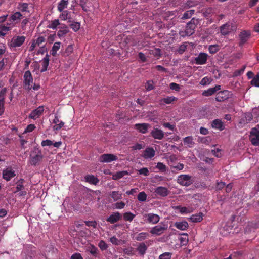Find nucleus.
<instances>
[{
    "label": "nucleus",
    "instance_id": "obj_1",
    "mask_svg": "<svg viewBox=\"0 0 259 259\" xmlns=\"http://www.w3.org/2000/svg\"><path fill=\"white\" fill-rule=\"evenodd\" d=\"M198 19L193 18L187 24L186 29L184 31H181L180 32V35L182 37H185L186 36H191L195 33V29L198 24Z\"/></svg>",
    "mask_w": 259,
    "mask_h": 259
},
{
    "label": "nucleus",
    "instance_id": "obj_2",
    "mask_svg": "<svg viewBox=\"0 0 259 259\" xmlns=\"http://www.w3.org/2000/svg\"><path fill=\"white\" fill-rule=\"evenodd\" d=\"M177 181L181 185L186 187L189 186L194 182L191 176L185 174L179 176Z\"/></svg>",
    "mask_w": 259,
    "mask_h": 259
},
{
    "label": "nucleus",
    "instance_id": "obj_3",
    "mask_svg": "<svg viewBox=\"0 0 259 259\" xmlns=\"http://www.w3.org/2000/svg\"><path fill=\"white\" fill-rule=\"evenodd\" d=\"M33 81V77L30 71H26L24 75V85L28 91L31 90Z\"/></svg>",
    "mask_w": 259,
    "mask_h": 259
},
{
    "label": "nucleus",
    "instance_id": "obj_4",
    "mask_svg": "<svg viewBox=\"0 0 259 259\" xmlns=\"http://www.w3.org/2000/svg\"><path fill=\"white\" fill-rule=\"evenodd\" d=\"M250 140L252 145H259V129L256 127L252 128L250 133Z\"/></svg>",
    "mask_w": 259,
    "mask_h": 259
},
{
    "label": "nucleus",
    "instance_id": "obj_5",
    "mask_svg": "<svg viewBox=\"0 0 259 259\" xmlns=\"http://www.w3.org/2000/svg\"><path fill=\"white\" fill-rule=\"evenodd\" d=\"M25 39L26 37L24 36H14L11 39L10 46L13 48L19 47L24 44Z\"/></svg>",
    "mask_w": 259,
    "mask_h": 259
},
{
    "label": "nucleus",
    "instance_id": "obj_6",
    "mask_svg": "<svg viewBox=\"0 0 259 259\" xmlns=\"http://www.w3.org/2000/svg\"><path fill=\"white\" fill-rule=\"evenodd\" d=\"M167 229V226L166 225H156L151 229L150 233L154 235L160 236Z\"/></svg>",
    "mask_w": 259,
    "mask_h": 259
},
{
    "label": "nucleus",
    "instance_id": "obj_7",
    "mask_svg": "<svg viewBox=\"0 0 259 259\" xmlns=\"http://www.w3.org/2000/svg\"><path fill=\"white\" fill-rule=\"evenodd\" d=\"M144 217L145 221L149 224H155L160 220V217L158 214L152 213L145 214Z\"/></svg>",
    "mask_w": 259,
    "mask_h": 259
},
{
    "label": "nucleus",
    "instance_id": "obj_8",
    "mask_svg": "<svg viewBox=\"0 0 259 259\" xmlns=\"http://www.w3.org/2000/svg\"><path fill=\"white\" fill-rule=\"evenodd\" d=\"M117 159V157L113 154H104L100 156L99 161L102 163H110Z\"/></svg>",
    "mask_w": 259,
    "mask_h": 259
},
{
    "label": "nucleus",
    "instance_id": "obj_9",
    "mask_svg": "<svg viewBox=\"0 0 259 259\" xmlns=\"http://www.w3.org/2000/svg\"><path fill=\"white\" fill-rule=\"evenodd\" d=\"M208 55L203 52L199 54L197 57L194 59V63L197 65L205 64L208 60Z\"/></svg>",
    "mask_w": 259,
    "mask_h": 259
},
{
    "label": "nucleus",
    "instance_id": "obj_10",
    "mask_svg": "<svg viewBox=\"0 0 259 259\" xmlns=\"http://www.w3.org/2000/svg\"><path fill=\"white\" fill-rule=\"evenodd\" d=\"M23 15L24 14L18 11L14 13L10 16L9 20L14 24L13 26L20 22L23 18Z\"/></svg>",
    "mask_w": 259,
    "mask_h": 259
},
{
    "label": "nucleus",
    "instance_id": "obj_11",
    "mask_svg": "<svg viewBox=\"0 0 259 259\" xmlns=\"http://www.w3.org/2000/svg\"><path fill=\"white\" fill-rule=\"evenodd\" d=\"M7 91V88H4L0 91V116L2 115L5 111V99Z\"/></svg>",
    "mask_w": 259,
    "mask_h": 259
},
{
    "label": "nucleus",
    "instance_id": "obj_12",
    "mask_svg": "<svg viewBox=\"0 0 259 259\" xmlns=\"http://www.w3.org/2000/svg\"><path fill=\"white\" fill-rule=\"evenodd\" d=\"M44 111V106H40L36 109L31 111L29 115V118L33 119H36L43 114Z\"/></svg>",
    "mask_w": 259,
    "mask_h": 259
},
{
    "label": "nucleus",
    "instance_id": "obj_13",
    "mask_svg": "<svg viewBox=\"0 0 259 259\" xmlns=\"http://www.w3.org/2000/svg\"><path fill=\"white\" fill-rule=\"evenodd\" d=\"M43 155L40 150H38L35 155H31L30 164L32 165L36 166L43 159Z\"/></svg>",
    "mask_w": 259,
    "mask_h": 259
},
{
    "label": "nucleus",
    "instance_id": "obj_14",
    "mask_svg": "<svg viewBox=\"0 0 259 259\" xmlns=\"http://www.w3.org/2000/svg\"><path fill=\"white\" fill-rule=\"evenodd\" d=\"M235 29L234 26H233L232 24L227 23L223 25L220 28V32L223 35H226L229 34L231 31H233Z\"/></svg>",
    "mask_w": 259,
    "mask_h": 259
},
{
    "label": "nucleus",
    "instance_id": "obj_15",
    "mask_svg": "<svg viewBox=\"0 0 259 259\" xmlns=\"http://www.w3.org/2000/svg\"><path fill=\"white\" fill-rule=\"evenodd\" d=\"M16 176L15 172L11 168H7L3 172V178L6 181L10 180Z\"/></svg>",
    "mask_w": 259,
    "mask_h": 259
},
{
    "label": "nucleus",
    "instance_id": "obj_16",
    "mask_svg": "<svg viewBox=\"0 0 259 259\" xmlns=\"http://www.w3.org/2000/svg\"><path fill=\"white\" fill-rule=\"evenodd\" d=\"M122 218L121 214L119 212H113L107 219L106 221L111 224H114Z\"/></svg>",
    "mask_w": 259,
    "mask_h": 259
},
{
    "label": "nucleus",
    "instance_id": "obj_17",
    "mask_svg": "<svg viewBox=\"0 0 259 259\" xmlns=\"http://www.w3.org/2000/svg\"><path fill=\"white\" fill-rule=\"evenodd\" d=\"M151 136L155 139L162 140L164 136V132L158 128H154L150 133Z\"/></svg>",
    "mask_w": 259,
    "mask_h": 259
},
{
    "label": "nucleus",
    "instance_id": "obj_18",
    "mask_svg": "<svg viewBox=\"0 0 259 259\" xmlns=\"http://www.w3.org/2000/svg\"><path fill=\"white\" fill-rule=\"evenodd\" d=\"M59 28V30L57 32V35L59 38L65 36L69 31L68 26L64 24H61Z\"/></svg>",
    "mask_w": 259,
    "mask_h": 259
},
{
    "label": "nucleus",
    "instance_id": "obj_19",
    "mask_svg": "<svg viewBox=\"0 0 259 259\" xmlns=\"http://www.w3.org/2000/svg\"><path fill=\"white\" fill-rule=\"evenodd\" d=\"M229 92L227 90L220 91L217 93L215 97V100L218 102H222L229 98Z\"/></svg>",
    "mask_w": 259,
    "mask_h": 259
},
{
    "label": "nucleus",
    "instance_id": "obj_20",
    "mask_svg": "<svg viewBox=\"0 0 259 259\" xmlns=\"http://www.w3.org/2000/svg\"><path fill=\"white\" fill-rule=\"evenodd\" d=\"M155 193L161 197H166L169 194V191L166 187L159 186L155 190Z\"/></svg>",
    "mask_w": 259,
    "mask_h": 259
},
{
    "label": "nucleus",
    "instance_id": "obj_21",
    "mask_svg": "<svg viewBox=\"0 0 259 259\" xmlns=\"http://www.w3.org/2000/svg\"><path fill=\"white\" fill-rule=\"evenodd\" d=\"M149 126L150 125L146 123H137L135 125V128L142 134L146 133Z\"/></svg>",
    "mask_w": 259,
    "mask_h": 259
},
{
    "label": "nucleus",
    "instance_id": "obj_22",
    "mask_svg": "<svg viewBox=\"0 0 259 259\" xmlns=\"http://www.w3.org/2000/svg\"><path fill=\"white\" fill-rule=\"evenodd\" d=\"M155 151L152 147H148L144 151L143 157L145 159L152 158L155 156Z\"/></svg>",
    "mask_w": 259,
    "mask_h": 259
},
{
    "label": "nucleus",
    "instance_id": "obj_23",
    "mask_svg": "<svg viewBox=\"0 0 259 259\" xmlns=\"http://www.w3.org/2000/svg\"><path fill=\"white\" fill-rule=\"evenodd\" d=\"M211 126L213 128L218 129L220 131H222L225 128L222 120L219 119L214 120L211 123Z\"/></svg>",
    "mask_w": 259,
    "mask_h": 259
},
{
    "label": "nucleus",
    "instance_id": "obj_24",
    "mask_svg": "<svg viewBox=\"0 0 259 259\" xmlns=\"http://www.w3.org/2000/svg\"><path fill=\"white\" fill-rule=\"evenodd\" d=\"M174 226L177 229L182 231L186 230L189 227L188 222L185 221L177 222L175 223Z\"/></svg>",
    "mask_w": 259,
    "mask_h": 259
},
{
    "label": "nucleus",
    "instance_id": "obj_25",
    "mask_svg": "<svg viewBox=\"0 0 259 259\" xmlns=\"http://www.w3.org/2000/svg\"><path fill=\"white\" fill-rule=\"evenodd\" d=\"M249 34H248L247 32L245 31H243L240 33L239 34V46H243V45L247 41L249 37Z\"/></svg>",
    "mask_w": 259,
    "mask_h": 259
},
{
    "label": "nucleus",
    "instance_id": "obj_26",
    "mask_svg": "<svg viewBox=\"0 0 259 259\" xmlns=\"http://www.w3.org/2000/svg\"><path fill=\"white\" fill-rule=\"evenodd\" d=\"M11 23H7V25H0V36H5L6 35V32L11 30L13 26H10Z\"/></svg>",
    "mask_w": 259,
    "mask_h": 259
},
{
    "label": "nucleus",
    "instance_id": "obj_27",
    "mask_svg": "<svg viewBox=\"0 0 259 259\" xmlns=\"http://www.w3.org/2000/svg\"><path fill=\"white\" fill-rule=\"evenodd\" d=\"M85 180L87 182L91 184L96 185L99 182V179L92 175H88L84 177Z\"/></svg>",
    "mask_w": 259,
    "mask_h": 259
},
{
    "label": "nucleus",
    "instance_id": "obj_28",
    "mask_svg": "<svg viewBox=\"0 0 259 259\" xmlns=\"http://www.w3.org/2000/svg\"><path fill=\"white\" fill-rule=\"evenodd\" d=\"M181 237L179 238L181 246H186L189 242L188 235L187 233H182Z\"/></svg>",
    "mask_w": 259,
    "mask_h": 259
},
{
    "label": "nucleus",
    "instance_id": "obj_29",
    "mask_svg": "<svg viewBox=\"0 0 259 259\" xmlns=\"http://www.w3.org/2000/svg\"><path fill=\"white\" fill-rule=\"evenodd\" d=\"M220 89V85H216L214 88H211L203 92V95L210 96L214 94L217 91Z\"/></svg>",
    "mask_w": 259,
    "mask_h": 259
},
{
    "label": "nucleus",
    "instance_id": "obj_30",
    "mask_svg": "<svg viewBox=\"0 0 259 259\" xmlns=\"http://www.w3.org/2000/svg\"><path fill=\"white\" fill-rule=\"evenodd\" d=\"M183 142L185 145L189 148H192L194 146L195 142L192 136H188L183 139Z\"/></svg>",
    "mask_w": 259,
    "mask_h": 259
},
{
    "label": "nucleus",
    "instance_id": "obj_31",
    "mask_svg": "<svg viewBox=\"0 0 259 259\" xmlns=\"http://www.w3.org/2000/svg\"><path fill=\"white\" fill-rule=\"evenodd\" d=\"M61 12L62 13L59 16V18L61 19V20H67L68 22H71L72 17L70 16V12L67 10H64Z\"/></svg>",
    "mask_w": 259,
    "mask_h": 259
},
{
    "label": "nucleus",
    "instance_id": "obj_32",
    "mask_svg": "<svg viewBox=\"0 0 259 259\" xmlns=\"http://www.w3.org/2000/svg\"><path fill=\"white\" fill-rule=\"evenodd\" d=\"M177 100V98L174 96H167L164 98L160 100V103L161 105H164L165 104H169L171 103L172 102Z\"/></svg>",
    "mask_w": 259,
    "mask_h": 259
},
{
    "label": "nucleus",
    "instance_id": "obj_33",
    "mask_svg": "<svg viewBox=\"0 0 259 259\" xmlns=\"http://www.w3.org/2000/svg\"><path fill=\"white\" fill-rule=\"evenodd\" d=\"M49 63V56L46 54L45 57L42 60V68L40 70L41 72H44L47 70Z\"/></svg>",
    "mask_w": 259,
    "mask_h": 259
},
{
    "label": "nucleus",
    "instance_id": "obj_34",
    "mask_svg": "<svg viewBox=\"0 0 259 259\" xmlns=\"http://www.w3.org/2000/svg\"><path fill=\"white\" fill-rule=\"evenodd\" d=\"M250 228H252L253 229H257L259 228V215L255 221H253L248 224L247 227L246 228L245 231L247 232V229Z\"/></svg>",
    "mask_w": 259,
    "mask_h": 259
},
{
    "label": "nucleus",
    "instance_id": "obj_35",
    "mask_svg": "<svg viewBox=\"0 0 259 259\" xmlns=\"http://www.w3.org/2000/svg\"><path fill=\"white\" fill-rule=\"evenodd\" d=\"M18 9L21 13L23 14L24 12H29L28 4L26 3H19L17 7Z\"/></svg>",
    "mask_w": 259,
    "mask_h": 259
},
{
    "label": "nucleus",
    "instance_id": "obj_36",
    "mask_svg": "<svg viewBox=\"0 0 259 259\" xmlns=\"http://www.w3.org/2000/svg\"><path fill=\"white\" fill-rule=\"evenodd\" d=\"M90 253L95 257H98L99 254V250L94 245L91 244L88 249Z\"/></svg>",
    "mask_w": 259,
    "mask_h": 259
},
{
    "label": "nucleus",
    "instance_id": "obj_37",
    "mask_svg": "<svg viewBox=\"0 0 259 259\" xmlns=\"http://www.w3.org/2000/svg\"><path fill=\"white\" fill-rule=\"evenodd\" d=\"M68 5V0H61L58 4L57 9L60 12L64 11L63 10L67 7Z\"/></svg>",
    "mask_w": 259,
    "mask_h": 259
},
{
    "label": "nucleus",
    "instance_id": "obj_38",
    "mask_svg": "<svg viewBox=\"0 0 259 259\" xmlns=\"http://www.w3.org/2000/svg\"><path fill=\"white\" fill-rule=\"evenodd\" d=\"M147 249V247L144 242L140 243L137 248V250L138 251L139 253L142 255L145 254Z\"/></svg>",
    "mask_w": 259,
    "mask_h": 259
},
{
    "label": "nucleus",
    "instance_id": "obj_39",
    "mask_svg": "<svg viewBox=\"0 0 259 259\" xmlns=\"http://www.w3.org/2000/svg\"><path fill=\"white\" fill-rule=\"evenodd\" d=\"M190 219L192 222H200L203 220V214L200 212L198 214H193Z\"/></svg>",
    "mask_w": 259,
    "mask_h": 259
},
{
    "label": "nucleus",
    "instance_id": "obj_40",
    "mask_svg": "<svg viewBox=\"0 0 259 259\" xmlns=\"http://www.w3.org/2000/svg\"><path fill=\"white\" fill-rule=\"evenodd\" d=\"M60 42H56L54 44L51 51V54L53 56H56L57 54V52L60 48Z\"/></svg>",
    "mask_w": 259,
    "mask_h": 259
},
{
    "label": "nucleus",
    "instance_id": "obj_41",
    "mask_svg": "<svg viewBox=\"0 0 259 259\" xmlns=\"http://www.w3.org/2000/svg\"><path fill=\"white\" fill-rule=\"evenodd\" d=\"M60 24L59 19H55L51 21L48 25V28H51L52 29H56L58 26H60Z\"/></svg>",
    "mask_w": 259,
    "mask_h": 259
},
{
    "label": "nucleus",
    "instance_id": "obj_42",
    "mask_svg": "<svg viewBox=\"0 0 259 259\" xmlns=\"http://www.w3.org/2000/svg\"><path fill=\"white\" fill-rule=\"evenodd\" d=\"M195 10H190L186 11L181 18V20H185L190 19L194 14Z\"/></svg>",
    "mask_w": 259,
    "mask_h": 259
},
{
    "label": "nucleus",
    "instance_id": "obj_43",
    "mask_svg": "<svg viewBox=\"0 0 259 259\" xmlns=\"http://www.w3.org/2000/svg\"><path fill=\"white\" fill-rule=\"evenodd\" d=\"M149 236V234L146 232H141L137 234L135 239L138 241H142L146 239Z\"/></svg>",
    "mask_w": 259,
    "mask_h": 259
},
{
    "label": "nucleus",
    "instance_id": "obj_44",
    "mask_svg": "<svg viewBox=\"0 0 259 259\" xmlns=\"http://www.w3.org/2000/svg\"><path fill=\"white\" fill-rule=\"evenodd\" d=\"M128 175L127 171H120L117 172L113 175V179L115 180H117L123 177L124 176Z\"/></svg>",
    "mask_w": 259,
    "mask_h": 259
},
{
    "label": "nucleus",
    "instance_id": "obj_45",
    "mask_svg": "<svg viewBox=\"0 0 259 259\" xmlns=\"http://www.w3.org/2000/svg\"><path fill=\"white\" fill-rule=\"evenodd\" d=\"M110 196L114 201H117L122 199V194L119 191H112L110 194Z\"/></svg>",
    "mask_w": 259,
    "mask_h": 259
},
{
    "label": "nucleus",
    "instance_id": "obj_46",
    "mask_svg": "<svg viewBox=\"0 0 259 259\" xmlns=\"http://www.w3.org/2000/svg\"><path fill=\"white\" fill-rule=\"evenodd\" d=\"M73 46L71 45H68L65 50L62 52V55L63 56H68L73 52Z\"/></svg>",
    "mask_w": 259,
    "mask_h": 259
},
{
    "label": "nucleus",
    "instance_id": "obj_47",
    "mask_svg": "<svg viewBox=\"0 0 259 259\" xmlns=\"http://www.w3.org/2000/svg\"><path fill=\"white\" fill-rule=\"evenodd\" d=\"M220 49V47L218 45H210L208 48V51L210 54H213L216 53Z\"/></svg>",
    "mask_w": 259,
    "mask_h": 259
},
{
    "label": "nucleus",
    "instance_id": "obj_48",
    "mask_svg": "<svg viewBox=\"0 0 259 259\" xmlns=\"http://www.w3.org/2000/svg\"><path fill=\"white\" fill-rule=\"evenodd\" d=\"M135 217V215L131 212H127L123 214V219L125 221L131 222Z\"/></svg>",
    "mask_w": 259,
    "mask_h": 259
},
{
    "label": "nucleus",
    "instance_id": "obj_49",
    "mask_svg": "<svg viewBox=\"0 0 259 259\" xmlns=\"http://www.w3.org/2000/svg\"><path fill=\"white\" fill-rule=\"evenodd\" d=\"M147 196L146 194L144 191H142L138 194L137 199L139 201L144 202L146 200Z\"/></svg>",
    "mask_w": 259,
    "mask_h": 259
},
{
    "label": "nucleus",
    "instance_id": "obj_50",
    "mask_svg": "<svg viewBox=\"0 0 259 259\" xmlns=\"http://www.w3.org/2000/svg\"><path fill=\"white\" fill-rule=\"evenodd\" d=\"M250 84L256 87H259V74L255 75L250 81Z\"/></svg>",
    "mask_w": 259,
    "mask_h": 259
},
{
    "label": "nucleus",
    "instance_id": "obj_51",
    "mask_svg": "<svg viewBox=\"0 0 259 259\" xmlns=\"http://www.w3.org/2000/svg\"><path fill=\"white\" fill-rule=\"evenodd\" d=\"M245 68H246V66L244 65L242 67V68L241 69L235 70L233 73V76L237 77V76H239L240 75H241L242 74H243Z\"/></svg>",
    "mask_w": 259,
    "mask_h": 259
},
{
    "label": "nucleus",
    "instance_id": "obj_52",
    "mask_svg": "<svg viewBox=\"0 0 259 259\" xmlns=\"http://www.w3.org/2000/svg\"><path fill=\"white\" fill-rule=\"evenodd\" d=\"M98 246L102 251L106 250L108 248V244L104 240H101L99 242Z\"/></svg>",
    "mask_w": 259,
    "mask_h": 259
},
{
    "label": "nucleus",
    "instance_id": "obj_53",
    "mask_svg": "<svg viewBox=\"0 0 259 259\" xmlns=\"http://www.w3.org/2000/svg\"><path fill=\"white\" fill-rule=\"evenodd\" d=\"M176 209H179L181 214L189 213L191 212V211H190L186 207H182L181 206H176Z\"/></svg>",
    "mask_w": 259,
    "mask_h": 259
},
{
    "label": "nucleus",
    "instance_id": "obj_54",
    "mask_svg": "<svg viewBox=\"0 0 259 259\" xmlns=\"http://www.w3.org/2000/svg\"><path fill=\"white\" fill-rule=\"evenodd\" d=\"M70 27L71 29H72L74 31L76 32L79 29L80 24L78 22H74L70 25Z\"/></svg>",
    "mask_w": 259,
    "mask_h": 259
},
{
    "label": "nucleus",
    "instance_id": "obj_55",
    "mask_svg": "<svg viewBox=\"0 0 259 259\" xmlns=\"http://www.w3.org/2000/svg\"><path fill=\"white\" fill-rule=\"evenodd\" d=\"M150 53L153 54L155 57H159L160 56V49H153L150 50Z\"/></svg>",
    "mask_w": 259,
    "mask_h": 259
},
{
    "label": "nucleus",
    "instance_id": "obj_56",
    "mask_svg": "<svg viewBox=\"0 0 259 259\" xmlns=\"http://www.w3.org/2000/svg\"><path fill=\"white\" fill-rule=\"evenodd\" d=\"M138 172L140 175H143L145 176H147L149 174L148 168L146 167H144L138 170Z\"/></svg>",
    "mask_w": 259,
    "mask_h": 259
},
{
    "label": "nucleus",
    "instance_id": "obj_57",
    "mask_svg": "<svg viewBox=\"0 0 259 259\" xmlns=\"http://www.w3.org/2000/svg\"><path fill=\"white\" fill-rule=\"evenodd\" d=\"M169 88H170V89L175 90L176 91H179L180 90V87L179 84L175 82H172L170 83Z\"/></svg>",
    "mask_w": 259,
    "mask_h": 259
},
{
    "label": "nucleus",
    "instance_id": "obj_58",
    "mask_svg": "<svg viewBox=\"0 0 259 259\" xmlns=\"http://www.w3.org/2000/svg\"><path fill=\"white\" fill-rule=\"evenodd\" d=\"M45 40L46 39L44 36H39L36 40H34L37 46H39L41 44L45 42Z\"/></svg>",
    "mask_w": 259,
    "mask_h": 259
},
{
    "label": "nucleus",
    "instance_id": "obj_59",
    "mask_svg": "<svg viewBox=\"0 0 259 259\" xmlns=\"http://www.w3.org/2000/svg\"><path fill=\"white\" fill-rule=\"evenodd\" d=\"M171 256V253L169 252H165L161 254L159 256V259H170Z\"/></svg>",
    "mask_w": 259,
    "mask_h": 259
},
{
    "label": "nucleus",
    "instance_id": "obj_60",
    "mask_svg": "<svg viewBox=\"0 0 259 259\" xmlns=\"http://www.w3.org/2000/svg\"><path fill=\"white\" fill-rule=\"evenodd\" d=\"M187 47V45L183 44L180 46L177 51L180 54H182L186 51Z\"/></svg>",
    "mask_w": 259,
    "mask_h": 259
},
{
    "label": "nucleus",
    "instance_id": "obj_61",
    "mask_svg": "<svg viewBox=\"0 0 259 259\" xmlns=\"http://www.w3.org/2000/svg\"><path fill=\"white\" fill-rule=\"evenodd\" d=\"M210 82V78L207 77H205L201 79L200 84L202 85H206L209 84Z\"/></svg>",
    "mask_w": 259,
    "mask_h": 259
},
{
    "label": "nucleus",
    "instance_id": "obj_62",
    "mask_svg": "<svg viewBox=\"0 0 259 259\" xmlns=\"http://www.w3.org/2000/svg\"><path fill=\"white\" fill-rule=\"evenodd\" d=\"M35 128V126L33 124H29L24 131V133L32 132Z\"/></svg>",
    "mask_w": 259,
    "mask_h": 259
},
{
    "label": "nucleus",
    "instance_id": "obj_63",
    "mask_svg": "<svg viewBox=\"0 0 259 259\" xmlns=\"http://www.w3.org/2000/svg\"><path fill=\"white\" fill-rule=\"evenodd\" d=\"M53 144V142L49 139H47L46 140H43L41 143V145L42 147L47 146H51Z\"/></svg>",
    "mask_w": 259,
    "mask_h": 259
},
{
    "label": "nucleus",
    "instance_id": "obj_64",
    "mask_svg": "<svg viewBox=\"0 0 259 259\" xmlns=\"http://www.w3.org/2000/svg\"><path fill=\"white\" fill-rule=\"evenodd\" d=\"M156 167L162 171L166 170V166L161 162H158Z\"/></svg>",
    "mask_w": 259,
    "mask_h": 259
}]
</instances>
